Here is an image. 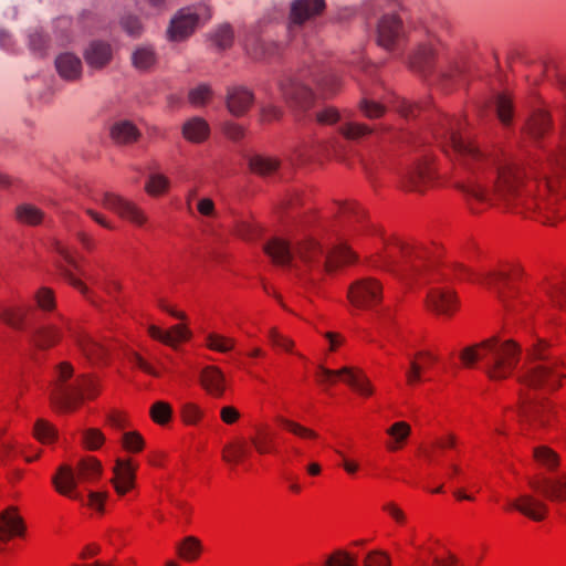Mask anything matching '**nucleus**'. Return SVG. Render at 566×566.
<instances>
[{
    "mask_svg": "<svg viewBox=\"0 0 566 566\" xmlns=\"http://www.w3.org/2000/svg\"><path fill=\"white\" fill-rule=\"evenodd\" d=\"M467 125L462 115L438 114L419 146L433 142L449 157L474 212L503 206L542 223L566 216V142L547 153L538 178L502 147L476 144Z\"/></svg>",
    "mask_w": 566,
    "mask_h": 566,
    "instance_id": "f257e3e1",
    "label": "nucleus"
},
{
    "mask_svg": "<svg viewBox=\"0 0 566 566\" xmlns=\"http://www.w3.org/2000/svg\"><path fill=\"white\" fill-rule=\"evenodd\" d=\"M368 231V220L365 209L356 201L347 200L336 206V219L311 227H303L289 237L272 238L263 248H293L303 241L312 248H353L363 244V238Z\"/></svg>",
    "mask_w": 566,
    "mask_h": 566,
    "instance_id": "f03ea898",
    "label": "nucleus"
},
{
    "mask_svg": "<svg viewBox=\"0 0 566 566\" xmlns=\"http://www.w3.org/2000/svg\"><path fill=\"white\" fill-rule=\"evenodd\" d=\"M520 348L513 340L500 342L493 337L476 346L467 347L460 358L467 367L481 360L485 371L492 379H504L518 363Z\"/></svg>",
    "mask_w": 566,
    "mask_h": 566,
    "instance_id": "7ed1b4c3",
    "label": "nucleus"
},
{
    "mask_svg": "<svg viewBox=\"0 0 566 566\" xmlns=\"http://www.w3.org/2000/svg\"><path fill=\"white\" fill-rule=\"evenodd\" d=\"M73 367L61 363L57 367V381L52 392V402L62 411L73 410L84 398L92 399L98 394L97 382L87 375H80L73 382Z\"/></svg>",
    "mask_w": 566,
    "mask_h": 566,
    "instance_id": "20e7f679",
    "label": "nucleus"
},
{
    "mask_svg": "<svg viewBox=\"0 0 566 566\" xmlns=\"http://www.w3.org/2000/svg\"><path fill=\"white\" fill-rule=\"evenodd\" d=\"M102 465L94 458L82 459L76 468L69 464H62L57 468V472L52 476V483L57 493L72 500L83 502V496L76 491V486L81 481L88 482L101 475Z\"/></svg>",
    "mask_w": 566,
    "mask_h": 566,
    "instance_id": "39448f33",
    "label": "nucleus"
},
{
    "mask_svg": "<svg viewBox=\"0 0 566 566\" xmlns=\"http://www.w3.org/2000/svg\"><path fill=\"white\" fill-rule=\"evenodd\" d=\"M440 53L433 42L420 45L409 60V66L412 71L419 73L431 83H441L446 90L451 87L455 78L460 76L459 67L444 71L438 66Z\"/></svg>",
    "mask_w": 566,
    "mask_h": 566,
    "instance_id": "423d86ee",
    "label": "nucleus"
},
{
    "mask_svg": "<svg viewBox=\"0 0 566 566\" xmlns=\"http://www.w3.org/2000/svg\"><path fill=\"white\" fill-rule=\"evenodd\" d=\"M542 345L543 342L534 349L535 360L525 369L521 381L532 388L555 390L560 386L565 374L559 369L556 359H549L542 354Z\"/></svg>",
    "mask_w": 566,
    "mask_h": 566,
    "instance_id": "0eeeda50",
    "label": "nucleus"
},
{
    "mask_svg": "<svg viewBox=\"0 0 566 566\" xmlns=\"http://www.w3.org/2000/svg\"><path fill=\"white\" fill-rule=\"evenodd\" d=\"M439 177L436 156L431 150L423 149L422 154L402 174L400 182L405 190L422 193L434 187Z\"/></svg>",
    "mask_w": 566,
    "mask_h": 566,
    "instance_id": "6e6552de",
    "label": "nucleus"
},
{
    "mask_svg": "<svg viewBox=\"0 0 566 566\" xmlns=\"http://www.w3.org/2000/svg\"><path fill=\"white\" fill-rule=\"evenodd\" d=\"M361 113L370 119L381 117L387 107H391L405 118H412L420 114V106L400 98L395 94H387L381 101H378L373 94H365L359 104Z\"/></svg>",
    "mask_w": 566,
    "mask_h": 566,
    "instance_id": "1a4fd4ad",
    "label": "nucleus"
},
{
    "mask_svg": "<svg viewBox=\"0 0 566 566\" xmlns=\"http://www.w3.org/2000/svg\"><path fill=\"white\" fill-rule=\"evenodd\" d=\"M211 10L206 4L181 9L172 19L169 36L172 41H182L188 38L201 23L211 19Z\"/></svg>",
    "mask_w": 566,
    "mask_h": 566,
    "instance_id": "9d476101",
    "label": "nucleus"
},
{
    "mask_svg": "<svg viewBox=\"0 0 566 566\" xmlns=\"http://www.w3.org/2000/svg\"><path fill=\"white\" fill-rule=\"evenodd\" d=\"M92 200L101 205L104 209L114 212L122 220L134 226L142 227L147 222L145 211L135 202L116 195L114 192H104L101 197H92Z\"/></svg>",
    "mask_w": 566,
    "mask_h": 566,
    "instance_id": "9b49d317",
    "label": "nucleus"
},
{
    "mask_svg": "<svg viewBox=\"0 0 566 566\" xmlns=\"http://www.w3.org/2000/svg\"><path fill=\"white\" fill-rule=\"evenodd\" d=\"M318 377L322 382L326 384H334L337 378H340L361 395L370 396L373 394V387L367 377L361 370L353 367H343L339 370H332L321 366Z\"/></svg>",
    "mask_w": 566,
    "mask_h": 566,
    "instance_id": "f8f14e48",
    "label": "nucleus"
},
{
    "mask_svg": "<svg viewBox=\"0 0 566 566\" xmlns=\"http://www.w3.org/2000/svg\"><path fill=\"white\" fill-rule=\"evenodd\" d=\"M377 43L379 46L394 51L405 41L406 32L399 17L385 13L377 24Z\"/></svg>",
    "mask_w": 566,
    "mask_h": 566,
    "instance_id": "ddd939ff",
    "label": "nucleus"
},
{
    "mask_svg": "<svg viewBox=\"0 0 566 566\" xmlns=\"http://www.w3.org/2000/svg\"><path fill=\"white\" fill-rule=\"evenodd\" d=\"M282 98L292 108L307 109L313 105L314 94L298 77L285 78L279 84Z\"/></svg>",
    "mask_w": 566,
    "mask_h": 566,
    "instance_id": "4468645a",
    "label": "nucleus"
},
{
    "mask_svg": "<svg viewBox=\"0 0 566 566\" xmlns=\"http://www.w3.org/2000/svg\"><path fill=\"white\" fill-rule=\"evenodd\" d=\"M324 8V0H295L291 8V22L289 25L291 36L296 38L304 23L323 12Z\"/></svg>",
    "mask_w": 566,
    "mask_h": 566,
    "instance_id": "2eb2a0df",
    "label": "nucleus"
},
{
    "mask_svg": "<svg viewBox=\"0 0 566 566\" xmlns=\"http://www.w3.org/2000/svg\"><path fill=\"white\" fill-rule=\"evenodd\" d=\"M348 297L353 305L367 308L380 301L381 286L374 280H361L350 286Z\"/></svg>",
    "mask_w": 566,
    "mask_h": 566,
    "instance_id": "dca6fc26",
    "label": "nucleus"
},
{
    "mask_svg": "<svg viewBox=\"0 0 566 566\" xmlns=\"http://www.w3.org/2000/svg\"><path fill=\"white\" fill-rule=\"evenodd\" d=\"M528 485L553 503L566 501V475L544 476L538 480L531 479Z\"/></svg>",
    "mask_w": 566,
    "mask_h": 566,
    "instance_id": "f3484780",
    "label": "nucleus"
},
{
    "mask_svg": "<svg viewBox=\"0 0 566 566\" xmlns=\"http://www.w3.org/2000/svg\"><path fill=\"white\" fill-rule=\"evenodd\" d=\"M511 507L536 522L543 521L548 513V505L531 494H523L512 501Z\"/></svg>",
    "mask_w": 566,
    "mask_h": 566,
    "instance_id": "a211bd4d",
    "label": "nucleus"
},
{
    "mask_svg": "<svg viewBox=\"0 0 566 566\" xmlns=\"http://www.w3.org/2000/svg\"><path fill=\"white\" fill-rule=\"evenodd\" d=\"M136 467L130 460L117 459L114 467L112 483L119 495L125 494L134 486Z\"/></svg>",
    "mask_w": 566,
    "mask_h": 566,
    "instance_id": "6ab92c4d",
    "label": "nucleus"
},
{
    "mask_svg": "<svg viewBox=\"0 0 566 566\" xmlns=\"http://www.w3.org/2000/svg\"><path fill=\"white\" fill-rule=\"evenodd\" d=\"M62 337V331L55 323H40L31 329L32 343L41 348L46 349L55 345Z\"/></svg>",
    "mask_w": 566,
    "mask_h": 566,
    "instance_id": "aec40b11",
    "label": "nucleus"
},
{
    "mask_svg": "<svg viewBox=\"0 0 566 566\" xmlns=\"http://www.w3.org/2000/svg\"><path fill=\"white\" fill-rule=\"evenodd\" d=\"M430 310L442 315H450L457 307L454 295L449 290L432 289L427 296Z\"/></svg>",
    "mask_w": 566,
    "mask_h": 566,
    "instance_id": "412c9836",
    "label": "nucleus"
},
{
    "mask_svg": "<svg viewBox=\"0 0 566 566\" xmlns=\"http://www.w3.org/2000/svg\"><path fill=\"white\" fill-rule=\"evenodd\" d=\"M25 533L23 518L17 513L15 507L2 510V543L13 537H21Z\"/></svg>",
    "mask_w": 566,
    "mask_h": 566,
    "instance_id": "4be33fe9",
    "label": "nucleus"
},
{
    "mask_svg": "<svg viewBox=\"0 0 566 566\" xmlns=\"http://www.w3.org/2000/svg\"><path fill=\"white\" fill-rule=\"evenodd\" d=\"M112 46L103 41H94L85 50V61L93 69H102L112 60Z\"/></svg>",
    "mask_w": 566,
    "mask_h": 566,
    "instance_id": "5701e85b",
    "label": "nucleus"
},
{
    "mask_svg": "<svg viewBox=\"0 0 566 566\" xmlns=\"http://www.w3.org/2000/svg\"><path fill=\"white\" fill-rule=\"evenodd\" d=\"M253 101L252 92L244 87H233L228 93L227 106L231 114L241 116L249 111Z\"/></svg>",
    "mask_w": 566,
    "mask_h": 566,
    "instance_id": "b1692460",
    "label": "nucleus"
},
{
    "mask_svg": "<svg viewBox=\"0 0 566 566\" xmlns=\"http://www.w3.org/2000/svg\"><path fill=\"white\" fill-rule=\"evenodd\" d=\"M149 335L166 345L175 347L178 342L189 339L191 332L182 324L175 325L170 331H163L155 325L148 327Z\"/></svg>",
    "mask_w": 566,
    "mask_h": 566,
    "instance_id": "393cba45",
    "label": "nucleus"
},
{
    "mask_svg": "<svg viewBox=\"0 0 566 566\" xmlns=\"http://www.w3.org/2000/svg\"><path fill=\"white\" fill-rule=\"evenodd\" d=\"M200 381L202 387L211 396L219 398L223 395L226 389L224 376L219 368L214 366L203 368L200 375Z\"/></svg>",
    "mask_w": 566,
    "mask_h": 566,
    "instance_id": "a878e982",
    "label": "nucleus"
},
{
    "mask_svg": "<svg viewBox=\"0 0 566 566\" xmlns=\"http://www.w3.org/2000/svg\"><path fill=\"white\" fill-rule=\"evenodd\" d=\"M55 66L64 80L74 81L82 74V61L72 53L60 54L55 60Z\"/></svg>",
    "mask_w": 566,
    "mask_h": 566,
    "instance_id": "bb28decb",
    "label": "nucleus"
},
{
    "mask_svg": "<svg viewBox=\"0 0 566 566\" xmlns=\"http://www.w3.org/2000/svg\"><path fill=\"white\" fill-rule=\"evenodd\" d=\"M247 52L254 59H270L280 53L281 46L274 42H264L256 34L245 41Z\"/></svg>",
    "mask_w": 566,
    "mask_h": 566,
    "instance_id": "cd10ccee",
    "label": "nucleus"
},
{
    "mask_svg": "<svg viewBox=\"0 0 566 566\" xmlns=\"http://www.w3.org/2000/svg\"><path fill=\"white\" fill-rule=\"evenodd\" d=\"M551 128V117L543 107L535 109L525 125V133L534 138L544 136Z\"/></svg>",
    "mask_w": 566,
    "mask_h": 566,
    "instance_id": "c85d7f7f",
    "label": "nucleus"
},
{
    "mask_svg": "<svg viewBox=\"0 0 566 566\" xmlns=\"http://www.w3.org/2000/svg\"><path fill=\"white\" fill-rule=\"evenodd\" d=\"M521 270L517 265H504L491 277V284L504 296L505 289H513L515 280L520 276Z\"/></svg>",
    "mask_w": 566,
    "mask_h": 566,
    "instance_id": "c756f323",
    "label": "nucleus"
},
{
    "mask_svg": "<svg viewBox=\"0 0 566 566\" xmlns=\"http://www.w3.org/2000/svg\"><path fill=\"white\" fill-rule=\"evenodd\" d=\"M416 358L417 359L410 360V367L406 373L407 382L409 385L420 381L422 369L438 360V357L428 350L417 353Z\"/></svg>",
    "mask_w": 566,
    "mask_h": 566,
    "instance_id": "7c9ffc66",
    "label": "nucleus"
},
{
    "mask_svg": "<svg viewBox=\"0 0 566 566\" xmlns=\"http://www.w3.org/2000/svg\"><path fill=\"white\" fill-rule=\"evenodd\" d=\"M139 132L128 120H118L111 127V137L116 144H130L138 139Z\"/></svg>",
    "mask_w": 566,
    "mask_h": 566,
    "instance_id": "2f4dec72",
    "label": "nucleus"
},
{
    "mask_svg": "<svg viewBox=\"0 0 566 566\" xmlns=\"http://www.w3.org/2000/svg\"><path fill=\"white\" fill-rule=\"evenodd\" d=\"M208 123L199 117L186 122L182 127L184 137L191 143H201L209 136Z\"/></svg>",
    "mask_w": 566,
    "mask_h": 566,
    "instance_id": "473e14b6",
    "label": "nucleus"
},
{
    "mask_svg": "<svg viewBox=\"0 0 566 566\" xmlns=\"http://www.w3.org/2000/svg\"><path fill=\"white\" fill-rule=\"evenodd\" d=\"M490 107H492L495 111L497 118L503 125L511 124L514 115V109L512 98L507 93L496 94L492 98Z\"/></svg>",
    "mask_w": 566,
    "mask_h": 566,
    "instance_id": "72a5a7b5",
    "label": "nucleus"
},
{
    "mask_svg": "<svg viewBox=\"0 0 566 566\" xmlns=\"http://www.w3.org/2000/svg\"><path fill=\"white\" fill-rule=\"evenodd\" d=\"M356 255L353 250H328L322 255V261L327 271H334L338 268L355 262Z\"/></svg>",
    "mask_w": 566,
    "mask_h": 566,
    "instance_id": "f704fd0d",
    "label": "nucleus"
},
{
    "mask_svg": "<svg viewBox=\"0 0 566 566\" xmlns=\"http://www.w3.org/2000/svg\"><path fill=\"white\" fill-rule=\"evenodd\" d=\"M305 206V195L298 189H292L285 192L279 205V211L282 214L291 216L297 213L298 209Z\"/></svg>",
    "mask_w": 566,
    "mask_h": 566,
    "instance_id": "c9c22d12",
    "label": "nucleus"
},
{
    "mask_svg": "<svg viewBox=\"0 0 566 566\" xmlns=\"http://www.w3.org/2000/svg\"><path fill=\"white\" fill-rule=\"evenodd\" d=\"M76 342L80 348L82 349L83 354L91 361L103 360L104 357L106 356L107 349L105 348V346L87 335L78 336Z\"/></svg>",
    "mask_w": 566,
    "mask_h": 566,
    "instance_id": "e433bc0d",
    "label": "nucleus"
},
{
    "mask_svg": "<svg viewBox=\"0 0 566 566\" xmlns=\"http://www.w3.org/2000/svg\"><path fill=\"white\" fill-rule=\"evenodd\" d=\"M15 218L20 223L38 226L44 220V212L32 203H21L15 209Z\"/></svg>",
    "mask_w": 566,
    "mask_h": 566,
    "instance_id": "4c0bfd02",
    "label": "nucleus"
},
{
    "mask_svg": "<svg viewBox=\"0 0 566 566\" xmlns=\"http://www.w3.org/2000/svg\"><path fill=\"white\" fill-rule=\"evenodd\" d=\"M313 82H315L324 98L335 95L342 86L339 76L332 72L321 74L319 76L315 75Z\"/></svg>",
    "mask_w": 566,
    "mask_h": 566,
    "instance_id": "58836bf2",
    "label": "nucleus"
},
{
    "mask_svg": "<svg viewBox=\"0 0 566 566\" xmlns=\"http://www.w3.org/2000/svg\"><path fill=\"white\" fill-rule=\"evenodd\" d=\"M179 557L186 562L196 560L202 553V544L198 537L186 536L177 546Z\"/></svg>",
    "mask_w": 566,
    "mask_h": 566,
    "instance_id": "ea45409f",
    "label": "nucleus"
},
{
    "mask_svg": "<svg viewBox=\"0 0 566 566\" xmlns=\"http://www.w3.org/2000/svg\"><path fill=\"white\" fill-rule=\"evenodd\" d=\"M249 166L250 169L255 174L261 176H270L276 171L279 161L272 157L254 155L250 158Z\"/></svg>",
    "mask_w": 566,
    "mask_h": 566,
    "instance_id": "a19ab883",
    "label": "nucleus"
},
{
    "mask_svg": "<svg viewBox=\"0 0 566 566\" xmlns=\"http://www.w3.org/2000/svg\"><path fill=\"white\" fill-rule=\"evenodd\" d=\"M170 187V180L163 174L153 172L148 176L145 190L149 196L158 197L165 195Z\"/></svg>",
    "mask_w": 566,
    "mask_h": 566,
    "instance_id": "79ce46f5",
    "label": "nucleus"
},
{
    "mask_svg": "<svg viewBox=\"0 0 566 566\" xmlns=\"http://www.w3.org/2000/svg\"><path fill=\"white\" fill-rule=\"evenodd\" d=\"M64 261L65 265L62 268L64 277L69 281L70 284H72L74 287L78 289L83 294L87 293V287L83 284L82 281L75 277L73 273V269L81 272V274L84 275V272H82L78 262L69 253L64 254Z\"/></svg>",
    "mask_w": 566,
    "mask_h": 566,
    "instance_id": "37998d69",
    "label": "nucleus"
},
{
    "mask_svg": "<svg viewBox=\"0 0 566 566\" xmlns=\"http://www.w3.org/2000/svg\"><path fill=\"white\" fill-rule=\"evenodd\" d=\"M132 60L136 69L145 71L156 63V54L150 46H139L133 53Z\"/></svg>",
    "mask_w": 566,
    "mask_h": 566,
    "instance_id": "c03bdc74",
    "label": "nucleus"
},
{
    "mask_svg": "<svg viewBox=\"0 0 566 566\" xmlns=\"http://www.w3.org/2000/svg\"><path fill=\"white\" fill-rule=\"evenodd\" d=\"M34 302L36 307L43 313H51L56 306L54 292L46 286H42L35 291Z\"/></svg>",
    "mask_w": 566,
    "mask_h": 566,
    "instance_id": "a18cd8bd",
    "label": "nucleus"
},
{
    "mask_svg": "<svg viewBox=\"0 0 566 566\" xmlns=\"http://www.w3.org/2000/svg\"><path fill=\"white\" fill-rule=\"evenodd\" d=\"M374 132L369 126L352 120H346L342 127V135L349 140H358Z\"/></svg>",
    "mask_w": 566,
    "mask_h": 566,
    "instance_id": "49530a36",
    "label": "nucleus"
},
{
    "mask_svg": "<svg viewBox=\"0 0 566 566\" xmlns=\"http://www.w3.org/2000/svg\"><path fill=\"white\" fill-rule=\"evenodd\" d=\"M248 454L245 442H232L224 446L222 450V459L231 464L239 463Z\"/></svg>",
    "mask_w": 566,
    "mask_h": 566,
    "instance_id": "de8ad7c7",
    "label": "nucleus"
},
{
    "mask_svg": "<svg viewBox=\"0 0 566 566\" xmlns=\"http://www.w3.org/2000/svg\"><path fill=\"white\" fill-rule=\"evenodd\" d=\"M535 460L547 470H555L559 464L558 454L548 447L541 446L534 449Z\"/></svg>",
    "mask_w": 566,
    "mask_h": 566,
    "instance_id": "09e8293b",
    "label": "nucleus"
},
{
    "mask_svg": "<svg viewBox=\"0 0 566 566\" xmlns=\"http://www.w3.org/2000/svg\"><path fill=\"white\" fill-rule=\"evenodd\" d=\"M25 316L27 311L24 307L12 306L2 308V322L7 323L9 326L15 329L23 328Z\"/></svg>",
    "mask_w": 566,
    "mask_h": 566,
    "instance_id": "8fccbe9b",
    "label": "nucleus"
},
{
    "mask_svg": "<svg viewBox=\"0 0 566 566\" xmlns=\"http://www.w3.org/2000/svg\"><path fill=\"white\" fill-rule=\"evenodd\" d=\"M149 413L156 423L164 426L171 419L172 409L168 402L159 400L153 403Z\"/></svg>",
    "mask_w": 566,
    "mask_h": 566,
    "instance_id": "3c124183",
    "label": "nucleus"
},
{
    "mask_svg": "<svg viewBox=\"0 0 566 566\" xmlns=\"http://www.w3.org/2000/svg\"><path fill=\"white\" fill-rule=\"evenodd\" d=\"M197 211L200 217L207 219L206 226L209 227L210 221H216L219 218V212L216 209V205L210 198H200L196 205Z\"/></svg>",
    "mask_w": 566,
    "mask_h": 566,
    "instance_id": "603ef678",
    "label": "nucleus"
},
{
    "mask_svg": "<svg viewBox=\"0 0 566 566\" xmlns=\"http://www.w3.org/2000/svg\"><path fill=\"white\" fill-rule=\"evenodd\" d=\"M277 421L282 426H284L290 432L294 433L297 437L305 439H316L318 437V434L314 430L306 428L295 421L289 420L283 417H279Z\"/></svg>",
    "mask_w": 566,
    "mask_h": 566,
    "instance_id": "864d4df0",
    "label": "nucleus"
},
{
    "mask_svg": "<svg viewBox=\"0 0 566 566\" xmlns=\"http://www.w3.org/2000/svg\"><path fill=\"white\" fill-rule=\"evenodd\" d=\"M269 258L273 263L281 266H295L296 256L292 253L293 250H265Z\"/></svg>",
    "mask_w": 566,
    "mask_h": 566,
    "instance_id": "5fc2aeb1",
    "label": "nucleus"
},
{
    "mask_svg": "<svg viewBox=\"0 0 566 566\" xmlns=\"http://www.w3.org/2000/svg\"><path fill=\"white\" fill-rule=\"evenodd\" d=\"M105 441V437L101 430L90 428L83 431L82 442L88 450H97Z\"/></svg>",
    "mask_w": 566,
    "mask_h": 566,
    "instance_id": "6e6d98bb",
    "label": "nucleus"
},
{
    "mask_svg": "<svg viewBox=\"0 0 566 566\" xmlns=\"http://www.w3.org/2000/svg\"><path fill=\"white\" fill-rule=\"evenodd\" d=\"M212 97V91L208 85H198L189 92V102L193 106H203Z\"/></svg>",
    "mask_w": 566,
    "mask_h": 566,
    "instance_id": "4d7b16f0",
    "label": "nucleus"
},
{
    "mask_svg": "<svg viewBox=\"0 0 566 566\" xmlns=\"http://www.w3.org/2000/svg\"><path fill=\"white\" fill-rule=\"evenodd\" d=\"M324 566H357V559L345 551H336L326 558Z\"/></svg>",
    "mask_w": 566,
    "mask_h": 566,
    "instance_id": "13d9d810",
    "label": "nucleus"
},
{
    "mask_svg": "<svg viewBox=\"0 0 566 566\" xmlns=\"http://www.w3.org/2000/svg\"><path fill=\"white\" fill-rule=\"evenodd\" d=\"M35 437L43 443L52 442L56 437L55 428L45 420H38L34 427Z\"/></svg>",
    "mask_w": 566,
    "mask_h": 566,
    "instance_id": "bf43d9fd",
    "label": "nucleus"
},
{
    "mask_svg": "<svg viewBox=\"0 0 566 566\" xmlns=\"http://www.w3.org/2000/svg\"><path fill=\"white\" fill-rule=\"evenodd\" d=\"M233 41V31L229 24L220 25L214 34L213 42L220 49H227L232 44Z\"/></svg>",
    "mask_w": 566,
    "mask_h": 566,
    "instance_id": "052dcab7",
    "label": "nucleus"
},
{
    "mask_svg": "<svg viewBox=\"0 0 566 566\" xmlns=\"http://www.w3.org/2000/svg\"><path fill=\"white\" fill-rule=\"evenodd\" d=\"M207 345L213 350L227 353L232 349L233 340L221 335L209 334L207 337Z\"/></svg>",
    "mask_w": 566,
    "mask_h": 566,
    "instance_id": "680f3d73",
    "label": "nucleus"
},
{
    "mask_svg": "<svg viewBox=\"0 0 566 566\" xmlns=\"http://www.w3.org/2000/svg\"><path fill=\"white\" fill-rule=\"evenodd\" d=\"M122 442L124 448L130 452H139L144 448V439L137 431L125 432Z\"/></svg>",
    "mask_w": 566,
    "mask_h": 566,
    "instance_id": "e2e57ef3",
    "label": "nucleus"
},
{
    "mask_svg": "<svg viewBox=\"0 0 566 566\" xmlns=\"http://www.w3.org/2000/svg\"><path fill=\"white\" fill-rule=\"evenodd\" d=\"M237 232L240 237L252 240L261 235L262 230L254 221H240L237 224Z\"/></svg>",
    "mask_w": 566,
    "mask_h": 566,
    "instance_id": "0e129e2a",
    "label": "nucleus"
},
{
    "mask_svg": "<svg viewBox=\"0 0 566 566\" xmlns=\"http://www.w3.org/2000/svg\"><path fill=\"white\" fill-rule=\"evenodd\" d=\"M251 443L260 454L272 451V442L268 433L259 431V436L251 438Z\"/></svg>",
    "mask_w": 566,
    "mask_h": 566,
    "instance_id": "69168bd1",
    "label": "nucleus"
},
{
    "mask_svg": "<svg viewBox=\"0 0 566 566\" xmlns=\"http://www.w3.org/2000/svg\"><path fill=\"white\" fill-rule=\"evenodd\" d=\"M410 426L407 422L399 421L394 423L387 433L391 436L397 442H401L410 434Z\"/></svg>",
    "mask_w": 566,
    "mask_h": 566,
    "instance_id": "338daca9",
    "label": "nucleus"
},
{
    "mask_svg": "<svg viewBox=\"0 0 566 566\" xmlns=\"http://www.w3.org/2000/svg\"><path fill=\"white\" fill-rule=\"evenodd\" d=\"M364 566H390V559L384 552L374 551L367 554Z\"/></svg>",
    "mask_w": 566,
    "mask_h": 566,
    "instance_id": "774afa93",
    "label": "nucleus"
}]
</instances>
